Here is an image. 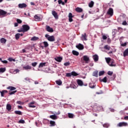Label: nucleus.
<instances>
[{
  "mask_svg": "<svg viewBox=\"0 0 128 128\" xmlns=\"http://www.w3.org/2000/svg\"><path fill=\"white\" fill-rule=\"evenodd\" d=\"M28 6L25 3L19 4L18 5V7L19 8H26Z\"/></svg>",
  "mask_w": 128,
  "mask_h": 128,
  "instance_id": "9d476101",
  "label": "nucleus"
},
{
  "mask_svg": "<svg viewBox=\"0 0 128 128\" xmlns=\"http://www.w3.org/2000/svg\"><path fill=\"white\" fill-rule=\"evenodd\" d=\"M6 110H8V112H10V110H12V105L10 104H8L6 106Z\"/></svg>",
  "mask_w": 128,
  "mask_h": 128,
  "instance_id": "f3484780",
  "label": "nucleus"
},
{
  "mask_svg": "<svg viewBox=\"0 0 128 128\" xmlns=\"http://www.w3.org/2000/svg\"><path fill=\"white\" fill-rule=\"evenodd\" d=\"M60 38L58 39L57 42H55V44H56L57 46H60Z\"/></svg>",
  "mask_w": 128,
  "mask_h": 128,
  "instance_id": "5fc2aeb1",
  "label": "nucleus"
},
{
  "mask_svg": "<svg viewBox=\"0 0 128 128\" xmlns=\"http://www.w3.org/2000/svg\"><path fill=\"white\" fill-rule=\"evenodd\" d=\"M93 60L95 62H98V54H95L92 56Z\"/></svg>",
  "mask_w": 128,
  "mask_h": 128,
  "instance_id": "ddd939ff",
  "label": "nucleus"
},
{
  "mask_svg": "<svg viewBox=\"0 0 128 128\" xmlns=\"http://www.w3.org/2000/svg\"><path fill=\"white\" fill-rule=\"evenodd\" d=\"M38 64V62H34L32 63V66L36 67V65Z\"/></svg>",
  "mask_w": 128,
  "mask_h": 128,
  "instance_id": "de8ad7c7",
  "label": "nucleus"
},
{
  "mask_svg": "<svg viewBox=\"0 0 128 128\" xmlns=\"http://www.w3.org/2000/svg\"><path fill=\"white\" fill-rule=\"evenodd\" d=\"M38 40V37L34 36L31 38L30 40L34 42V40Z\"/></svg>",
  "mask_w": 128,
  "mask_h": 128,
  "instance_id": "473e14b6",
  "label": "nucleus"
},
{
  "mask_svg": "<svg viewBox=\"0 0 128 128\" xmlns=\"http://www.w3.org/2000/svg\"><path fill=\"white\" fill-rule=\"evenodd\" d=\"M76 48L80 50H84V45H82V44H79L78 45H76Z\"/></svg>",
  "mask_w": 128,
  "mask_h": 128,
  "instance_id": "f8f14e48",
  "label": "nucleus"
},
{
  "mask_svg": "<svg viewBox=\"0 0 128 128\" xmlns=\"http://www.w3.org/2000/svg\"><path fill=\"white\" fill-rule=\"evenodd\" d=\"M94 2L93 1H91L89 4H88V6L89 8H92L94 6Z\"/></svg>",
  "mask_w": 128,
  "mask_h": 128,
  "instance_id": "72a5a7b5",
  "label": "nucleus"
},
{
  "mask_svg": "<svg viewBox=\"0 0 128 128\" xmlns=\"http://www.w3.org/2000/svg\"><path fill=\"white\" fill-rule=\"evenodd\" d=\"M34 18H35V20H36V22H40V20H42V18L40 16H38V14H36L34 16Z\"/></svg>",
  "mask_w": 128,
  "mask_h": 128,
  "instance_id": "dca6fc26",
  "label": "nucleus"
},
{
  "mask_svg": "<svg viewBox=\"0 0 128 128\" xmlns=\"http://www.w3.org/2000/svg\"><path fill=\"white\" fill-rule=\"evenodd\" d=\"M16 104H20L21 106H22L24 104V102H22V101H17Z\"/></svg>",
  "mask_w": 128,
  "mask_h": 128,
  "instance_id": "864d4df0",
  "label": "nucleus"
},
{
  "mask_svg": "<svg viewBox=\"0 0 128 128\" xmlns=\"http://www.w3.org/2000/svg\"><path fill=\"white\" fill-rule=\"evenodd\" d=\"M68 116L69 118H74V114H72V113H68Z\"/></svg>",
  "mask_w": 128,
  "mask_h": 128,
  "instance_id": "37998d69",
  "label": "nucleus"
},
{
  "mask_svg": "<svg viewBox=\"0 0 128 128\" xmlns=\"http://www.w3.org/2000/svg\"><path fill=\"white\" fill-rule=\"evenodd\" d=\"M76 12H82V8L77 7L76 8Z\"/></svg>",
  "mask_w": 128,
  "mask_h": 128,
  "instance_id": "5701e85b",
  "label": "nucleus"
},
{
  "mask_svg": "<svg viewBox=\"0 0 128 128\" xmlns=\"http://www.w3.org/2000/svg\"><path fill=\"white\" fill-rule=\"evenodd\" d=\"M104 48L105 50H110V47L108 45H106L104 46Z\"/></svg>",
  "mask_w": 128,
  "mask_h": 128,
  "instance_id": "c03bdc74",
  "label": "nucleus"
},
{
  "mask_svg": "<svg viewBox=\"0 0 128 128\" xmlns=\"http://www.w3.org/2000/svg\"><path fill=\"white\" fill-rule=\"evenodd\" d=\"M107 38H108V37L104 35V36H102V39H103V40H106Z\"/></svg>",
  "mask_w": 128,
  "mask_h": 128,
  "instance_id": "680f3d73",
  "label": "nucleus"
},
{
  "mask_svg": "<svg viewBox=\"0 0 128 128\" xmlns=\"http://www.w3.org/2000/svg\"><path fill=\"white\" fill-rule=\"evenodd\" d=\"M83 60L86 62V64H88V62H90V57L85 55L83 56Z\"/></svg>",
  "mask_w": 128,
  "mask_h": 128,
  "instance_id": "6e6552de",
  "label": "nucleus"
},
{
  "mask_svg": "<svg viewBox=\"0 0 128 128\" xmlns=\"http://www.w3.org/2000/svg\"><path fill=\"white\" fill-rule=\"evenodd\" d=\"M30 27L28 24H24L22 26V30H23V32H28Z\"/></svg>",
  "mask_w": 128,
  "mask_h": 128,
  "instance_id": "20e7f679",
  "label": "nucleus"
},
{
  "mask_svg": "<svg viewBox=\"0 0 128 128\" xmlns=\"http://www.w3.org/2000/svg\"><path fill=\"white\" fill-rule=\"evenodd\" d=\"M70 62H66L64 63V66H70Z\"/></svg>",
  "mask_w": 128,
  "mask_h": 128,
  "instance_id": "6e6d98bb",
  "label": "nucleus"
},
{
  "mask_svg": "<svg viewBox=\"0 0 128 128\" xmlns=\"http://www.w3.org/2000/svg\"><path fill=\"white\" fill-rule=\"evenodd\" d=\"M94 86H94V84L92 83L89 84V87H90V88H94Z\"/></svg>",
  "mask_w": 128,
  "mask_h": 128,
  "instance_id": "a19ab883",
  "label": "nucleus"
},
{
  "mask_svg": "<svg viewBox=\"0 0 128 128\" xmlns=\"http://www.w3.org/2000/svg\"><path fill=\"white\" fill-rule=\"evenodd\" d=\"M46 30L48 32H54V29L49 26H46Z\"/></svg>",
  "mask_w": 128,
  "mask_h": 128,
  "instance_id": "1a4fd4ad",
  "label": "nucleus"
},
{
  "mask_svg": "<svg viewBox=\"0 0 128 128\" xmlns=\"http://www.w3.org/2000/svg\"><path fill=\"white\" fill-rule=\"evenodd\" d=\"M72 76V72L66 74V76H67V78H70V77Z\"/></svg>",
  "mask_w": 128,
  "mask_h": 128,
  "instance_id": "a18cd8bd",
  "label": "nucleus"
},
{
  "mask_svg": "<svg viewBox=\"0 0 128 128\" xmlns=\"http://www.w3.org/2000/svg\"><path fill=\"white\" fill-rule=\"evenodd\" d=\"M122 24L123 26H126V24H128V23L126 22V21H124L122 23Z\"/></svg>",
  "mask_w": 128,
  "mask_h": 128,
  "instance_id": "13d9d810",
  "label": "nucleus"
},
{
  "mask_svg": "<svg viewBox=\"0 0 128 128\" xmlns=\"http://www.w3.org/2000/svg\"><path fill=\"white\" fill-rule=\"evenodd\" d=\"M112 74H114V72H112V71H108V76H112Z\"/></svg>",
  "mask_w": 128,
  "mask_h": 128,
  "instance_id": "603ef678",
  "label": "nucleus"
},
{
  "mask_svg": "<svg viewBox=\"0 0 128 128\" xmlns=\"http://www.w3.org/2000/svg\"><path fill=\"white\" fill-rule=\"evenodd\" d=\"M6 68H0V72H6Z\"/></svg>",
  "mask_w": 128,
  "mask_h": 128,
  "instance_id": "79ce46f5",
  "label": "nucleus"
},
{
  "mask_svg": "<svg viewBox=\"0 0 128 128\" xmlns=\"http://www.w3.org/2000/svg\"><path fill=\"white\" fill-rule=\"evenodd\" d=\"M16 22L18 24H22V21L20 19H17Z\"/></svg>",
  "mask_w": 128,
  "mask_h": 128,
  "instance_id": "4d7b16f0",
  "label": "nucleus"
},
{
  "mask_svg": "<svg viewBox=\"0 0 128 128\" xmlns=\"http://www.w3.org/2000/svg\"><path fill=\"white\" fill-rule=\"evenodd\" d=\"M116 32H118V30L114 29L112 30V36L113 38H114L116 36Z\"/></svg>",
  "mask_w": 128,
  "mask_h": 128,
  "instance_id": "aec40b11",
  "label": "nucleus"
},
{
  "mask_svg": "<svg viewBox=\"0 0 128 128\" xmlns=\"http://www.w3.org/2000/svg\"><path fill=\"white\" fill-rule=\"evenodd\" d=\"M77 83L78 86H88V84H86L84 85V82H82V80H77Z\"/></svg>",
  "mask_w": 128,
  "mask_h": 128,
  "instance_id": "0eeeda50",
  "label": "nucleus"
},
{
  "mask_svg": "<svg viewBox=\"0 0 128 128\" xmlns=\"http://www.w3.org/2000/svg\"><path fill=\"white\" fill-rule=\"evenodd\" d=\"M0 42L1 44H6V38H0Z\"/></svg>",
  "mask_w": 128,
  "mask_h": 128,
  "instance_id": "cd10ccee",
  "label": "nucleus"
},
{
  "mask_svg": "<svg viewBox=\"0 0 128 128\" xmlns=\"http://www.w3.org/2000/svg\"><path fill=\"white\" fill-rule=\"evenodd\" d=\"M52 14L56 20H58V13L56 12V11H52Z\"/></svg>",
  "mask_w": 128,
  "mask_h": 128,
  "instance_id": "4468645a",
  "label": "nucleus"
},
{
  "mask_svg": "<svg viewBox=\"0 0 128 128\" xmlns=\"http://www.w3.org/2000/svg\"><path fill=\"white\" fill-rule=\"evenodd\" d=\"M43 44H44V48H48V42H44Z\"/></svg>",
  "mask_w": 128,
  "mask_h": 128,
  "instance_id": "ea45409f",
  "label": "nucleus"
},
{
  "mask_svg": "<svg viewBox=\"0 0 128 128\" xmlns=\"http://www.w3.org/2000/svg\"><path fill=\"white\" fill-rule=\"evenodd\" d=\"M46 62H41L39 64L38 68H44V66H46Z\"/></svg>",
  "mask_w": 128,
  "mask_h": 128,
  "instance_id": "c85d7f7f",
  "label": "nucleus"
},
{
  "mask_svg": "<svg viewBox=\"0 0 128 128\" xmlns=\"http://www.w3.org/2000/svg\"><path fill=\"white\" fill-rule=\"evenodd\" d=\"M0 94H1V96H4V93L2 92H2H0Z\"/></svg>",
  "mask_w": 128,
  "mask_h": 128,
  "instance_id": "774afa93",
  "label": "nucleus"
},
{
  "mask_svg": "<svg viewBox=\"0 0 128 128\" xmlns=\"http://www.w3.org/2000/svg\"><path fill=\"white\" fill-rule=\"evenodd\" d=\"M72 76H78V74L76 73V72L73 71L72 72Z\"/></svg>",
  "mask_w": 128,
  "mask_h": 128,
  "instance_id": "e433bc0d",
  "label": "nucleus"
},
{
  "mask_svg": "<svg viewBox=\"0 0 128 128\" xmlns=\"http://www.w3.org/2000/svg\"><path fill=\"white\" fill-rule=\"evenodd\" d=\"M98 70L94 72L92 74L93 76H95L96 78H98Z\"/></svg>",
  "mask_w": 128,
  "mask_h": 128,
  "instance_id": "4be33fe9",
  "label": "nucleus"
},
{
  "mask_svg": "<svg viewBox=\"0 0 128 128\" xmlns=\"http://www.w3.org/2000/svg\"><path fill=\"white\" fill-rule=\"evenodd\" d=\"M8 12L2 10H0V18H4L6 16Z\"/></svg>",
  "mask_w": 128,
  "mask_h": 128,
  "instance_id": "39448f33",
  "label": "nucleus"
},
{
  "mask_svg": "<svg viewBox=\"0 0 128 128\" xmlns=\"http://www.w3.org/2000/svg\"><path fill=\"white\" fill-rule=\"evenodd\" d=\"M45 38H46V40H48V42H54L55 40V38H54V36H50V34H46L45 35Z\"/></svg>",
  "mask_w": 128,
  "mask_h": 128,
  "instance_id": "7ed1b4c3",
  "label": "nucleus"
},
{
  "mask_svg": "<svg viewBox=\"0 0 128 128\" xmlns=\"http://www.w3.org/2000/svg\"><path fill=\"white\" fill-rule=\"evenodd\" d=\"M29 108H36V106L32 104V105H29Z\"/></svg>",
  "mask_w": 128,
  "mask_h": 128,
  "instance_id": "338daca9",
  "label": "nucleus"
},
{
  "mask_svg": "<svg viewBox=\"0 0 128 128\" xmlns=\"http://www.w3.org/2000/svg\"><path fill=\"white\" fill-rule=\"evenodd\" d=\"M50 118H52V120H57L58 119V116L56 114L50 115Z\"/></svg>",
  "mask_w": 128,
  "mask_h": 128,
  "instance_id": "b1692460",
  "label": "nucleus"
},
{
  "mask_svg": "<svg viewBox=\"0 0 128 128\" xmlns=\"http://www.w3.org/2000/svg\"><path fill=\"white\" fill-rule=\"evenodd\" d=\"M70 88H76V86L74 84H70Z\"/></svg>",
  "mask_w": 128,
  "mask_h": 128,
  "instance_id": "49530a36",
  "label": "nucleus"
},
{
  "mask_svg": "<svg viewBox=\"0 0 128 128\" xmlns=\"http://www.w3.org/2000/svg\"><path fill=\"white\" fill-rule=\"evenodd\" d=\"M20 33H18V34H16V35H15L16 40H18V38H20Z\"/></svg>",
  "mask_w": 128,
  "mask_h": 128,
  "instance_id": "58836bf2",
  "label": "nucleus"
},
{
  "mask_svg": "<svg viewBox=\"0 0 128 128\" xmlns=\"http://www.w3.org/2000/svg\"><path fill=\"white\" fill-rule=\"evenodd\" d=\"M68 18H72V13H69L68 14Z\"/></svg>",
  "mask_w": 128,
  "mask_h": 128,
  "instance_id": "69168bd1",
  "label": "nucleus"
},
{
  "mask_svg": "<svg viewBox=\"0 0 128 128\" xmlns=\"http://www.w3.org/2000/svg\"><path fill=\"white\" fill-rule=\"evenodd\" d=\"M123 56L124 58H126V56H128V48H126L123 52Z\"/></svg>",
  "mask_w": 128,
  "mask_h": 128,
  "instance_id": "412c9836",
  "label": "nucleus"
},
{
  "mask_svg": "<svg viewBox=\"0 0 128 128\" xmlns=\"http://www.w3.org/2000/svg\"><path fill=\"white\" fill-rule=\"evenodd\" d=\"M55 60L58 62H61L62 60V56H57L54 58Z\"/></svg>",
  "mask_w": 128,
  "mask_h": 128,
  "instance_id": "2eb2a0df",
  "label": "nucleus"
},
{
  "mask_svg": "<svg viewBox=\"0 0 128 128\" xmlns=\"http://www.w3.org/2000/svg\"><path fill=\"white\" fill-rule=\"evenodd\" d=\"M56 83L58 86H62V80H58L56 81Z\"/></svg>",
  "mask_w": 128,
  "mask_h": 128,
  "instance_id": "393cba45",
  "label": "nucleus"
},
{
  "mask_svg": "<svg viewBox=\"0 0 128 128\" xmlns=\"http://www.w3.org/2000/svg\"><path fill=\"white\" fill-rule=\"evenodd\" d=\"M50 126H56V122L54 121L50 120Z\"/></svg>",
  "mask_w": 128,
  "mask_h": 128,
  "instance_id": "c756f323",
  "label": "nucleus"
},
{
  "mask_svg": "<svg viewBox=\"0 0 128 128\" xmlns=\"http://www.w3.org/2000/svg\"><path fill=\"white\" fill-rule=\"evenodd\" d=\"M48 122H50V120L46 119H44L43 120V124H48Z\"/></svg>",
  "mask_w": 128,
  "mask_h": 128,
  "instance_id": "c9c22d12",
  "label": "nucleus"
},
{
  "mask_svg": "<svg viewBox=\"0 0 128 128\" xmlns=\"http://www.w3.org/2000/svg\"><path fill=\"white\" fill-rule=\"evenodd\" d=\"M128 123L126 122H120L118 124V126H128Z\"/></svg>",
  "mask_w": 128,
  "mask_h": 128,
  "instance_id": "9b49d317",
  "label": "nucleus"
},
{
  "mask_svg": "<svg viewBox=\"0 0 128 128\" xmlns=\"http://www.w3.org/2000/svg\"><path fill=\"white\" fill-rule=\"evenodd\" d=\"M18 124H24L25 122V121L24 120H22V119H21L19 121H18Z\"/></svg>",
  "mask_w": 128,
  "mask_h": 128,
  "instance_id": "09e8293b",
  "label": "nucleus"
},
{
  "mask_svg": "<svg viewBox=\"0 0 128 128\" xmlns=\"http://www.w3.org/2000/svg\"><path fill=\"white\" fill-rule=\"evenodd\" d=\"M92 108L93 112H102V110H104L102 106H100L96 104L92 106Z\"/></svg>",
  "mask_w": 128,
  "mask_h": 128,
  "instance_id": "f03ea898",
  "label": "nucleus"
},
{
  "mask_svg": "<svg viewBox=\"0 0 128 128\" xmlns=\"http://www.w3.org/2000/svg\"><path fill=\"white\" fill-rule=\"evenodd\" d=\"M100 82H108V80H106V76H105L104 78L103 79L100 78Z\"/></svg>",
  "mask_w": 128,
  "mask_h": 128,
  "instance_id": "2f4dec72",
  "label": "nucleus"
},
{
  "mask_svg": "<svg viewBox=\"0 0 128 128\" xmlns=\"http://www.w3.org/2000/svg\"><path fill=\"white\" fill-rule=\"evenodd\" d=\"M103 128H110V124L108 123H105L104 124H102Z\"/></svg>",
  "mask_w": 128,
  "mask_h": 128,
  "instance_id": "7c9ffc66",
  "label": "nucleus"
},
{
  "mask_svg": "<svg viewBox=\"0 0 128 128\" xmlns=\"http://www.w3.org/2000/svg\"><path fill=\"white\" fill-rule=\"evenodd\" d=\"M8 60H9V62H16L15 59H14L10 57L8 58Z\"/></svg>",
  "mask_w": 128,
  "mask_h": 128,
  "instance_id": "3c124183",
  "label": "nucleus"
},
{
  "mask_svg": "<svg viewBox=\"0 0 128 128\" xmlns=\"http://www.w3.org/2000/svg\"><path fill=\"white\" fill-rule=\"evenodd\" d=\"M16 92H17L16 90L12 91L9 93V94H10V96H12V94H14Z\"/></svg>",
  "mask_w": 128,
  "mask_h": 128,
  "instance_id": "8fccbe9b",
  "label": "nucleus"
},
{
  "mask_svg": "<svg viewBox=\"0 0 128 128\" xmlns=\"http://www.w3.org/2000/svg\"><path fill=\"white\" fill-rule=\"evenodd\" d=\"M72 53L74 56H78V54H80V53L76 50H72Z\"/></svg>",
  "mask_w": 128,
  "mask_h": 128,
  "instance_id": "f704fd0d",
  "label": "nucleus"
},
{
  "mask_svg": "<svg viewBox=\"0 0 128 128\" xmlns=\"http://www.w3.org/2000/svg\"><path fill=\"white\" fill-rule=\"evenodd\" d=\"M2 64H8V60H2Z\"/></svg>",
  "mask_w": 128,
  "mask_h": 128,
  "instance_id": "e2e57ef3",
  "label": "nucleus"
},
{
  "mask_svg": "<svg viewBox=\"0 0 128 128\" xmlns=\"http://www.w3.org/2000/svg\"><path fill=\"white\" fill-rule=\"evenodd\" d=\"M23 68L25 70H32V66H23Z\"/></svg>",
  "mask_w": 128,
  "mask_h": 128,
  "instance_id": "6ab92c4d",
  "label": "nucleus"
},
{
  "mask_svg": "<svg viewBox=\"0 0 128 128\" xmlns=\"http://www.w3.org/2000/svg\"><path fill=\"white\" fill-rule=\"evenodd\" d=\"M18 32H24V30L22 29V28L20 30H18Z\"/></svg>",
  "mask_w": 128,
  "mask_h": 128,
  "instance_id": "bf43d9fd",
  "label": "nucleus"
},
{
  "mask_svg": "<svg viewBox=\"0 0 128 128\" xmlns=\"http://www.w3.org/2000/svg\"><path fill=\"white\" fill-rule=\"evenodd\" d=\"M20 72V70L18 69H16L14 70V72H15V74H18V72Z\"/></svg>",
  "mask_w": 128,
  "mask_h": 128,
  "instance_id": "052dcab7",
  "label": "nucleus"
},
{
  "mask_svg": "<svg viewBox=\"0 0 128 128\" xmlns=\"http://www.w3.org/2000/svg\"><path fill=\"white\" fill-rule=\"evenodd\" d=\"M104 70L100 71L98 73L99 76H104Z\"/></svg>",
  "mask_w": 128,
  "mask_h": 128,
  "instance_id": "4c0bfd02",
  "label": "nucleus"
},
{
  "mask_svg": "<svg viewBox=\"0 0 128 128\" xmlns=\"http://www.w3.org/2000/svg\"><path fill=\"white\" fill-rule=\"evenodd\" d=\"M105 60L110 66H116V64H114V60L110 58H106Z\"/></svg>",
  "mask_w": 128,
  "mask_h": 128,
  "instance_id": "f257e3e1",
  "label": "nucleus"
},
{
  "mask_svg": "<svg viewBox=\"0 0 128 128\" xmlns=\"http://www.w3.org/2000/svg\"><path fill=\"white\" fill-rule=\"evenodd\" d=\"M14 114H18L19 116H22V111L16 110L14 111Z\"/></svg>",
  "mask_w": 128,
  "mask_h": 128,
  "instance_id": "a878e982",
  "label": "nucleus"
},
{
  "mask_svg": "<svg viewBox=\"0 0 128 128\" xmlns=\"http://www.w3.org/2000/svg\"><path fill=\"white\" fill-rule=\"evenodd\" d=\"M7 90H16V87L9 86L7 88Z\"/></svg>",
  "mask_w": 128,
  "mask_h": 128,
  "instance_id": "bb28decb",
  "label": "nucleus"
},
{
  "mask_svg": "<svg viewBox=\"0 0 128 128\" xmlns=\"http://www.w3.org/2000/svg\"><path fill=\"white\" fill-rule=\"evenodd\" d=\"M107 14H108V16H114V9H112V8H109V9L108 10V12H107Z\"/></svg>",
  "mask_w": 128,
  "mask_h": 128,
  "instance_id": "423d86ee",
  "label": "nucleus"
},
{
  "mask_svg": "<svg viewBox=\"0 0 128 128\" xmlns=\"http://www.w3.org/2000/svg\"><path fill=\"white\" fill-rule=\"evenodd\" d=\"M121 46H126V42H125L121 44Z\"/></svg>",
  "mask_w": 128,
  "mask_h": 128,
  "instance_id": "0e129e2a",
  "label": "nucleus"
},
{
  "mask_svg": "<svg viewBox=\"0 0 128 128\" xmlns=\"http://www.w3.org/2000/svg\"><path fill=\"white\" fill-rule=\"evenodd\" d=\"M86 38V34L84 33L82 35L81 40H88Z\"/></svg>",
  "mask_w": 128,
  "mask_h": 128,
  "instance_id": "a211bd4d",
  "label": "nucleus"
}]
</instances>
